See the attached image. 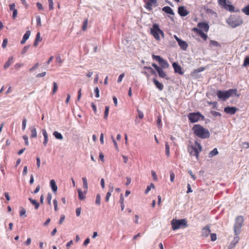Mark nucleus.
<instances>
[{"label":"nucleus","instance_id":"obj_12","mask_svg":"<svg viewBox=\"0 0 249 249\" xmlns=\"http://www.w3.org/2000/svg\"><path fill=\"white\" fill-rule=\"evenodd\" d=\"M197 27L199 28V29L206 33L208 32L210 28L209 24L205 22H198L197 23Z\"/></svg>","mask_w":249,"mask_h":249},{"label":"nucleus","instance_id":"obj_55","mask_svg":"<svg viewBox=\"0 0 249 249\" xmlns=\"http://www.w3.org/2000/svg\"><path fill=\"white\" fill-rule=\"evenodd\" d=\"M124 76V73H123L122 74H121L119 77H118V80H117V82L118 83H120L122 82V79L123 78V77Z\"/></svg>","mask_w":249,"mask_h":249},{"label":"nucleus","instance_id":"obj_48","mask_svg":"<svg viewBox=\"0 0 249 249\" xmlns=\"http://www.w3.org/2000/svg\"><path fill=\"white\" fill-rule=\"evenodd\" d=\"M26 118H24L23 119V121H22V129L23 130H24L25 129V128H26Z\"/></svg>","mask_w":249,"mask_h":249},{"label":"nucleus","instance_id":"obj_18","mask_svg":"<svg viewBox=\"0 0 249 249\" xmlns=\"http://www.w3.org/2000/svg\"><path fill=\"white\" fill-rule=\"evenodd\" d=\"M239 238L238 236L235 237L229 246V249H233L234 248L236 244L238 242Z\"/></svg>","mask_w":249,"mask_h":249},{"label":"nucleus","instance_id":"obj_22","mask_svg":"<svg viewBox=\"0 0 249 249\" xmlns=\"http://www.w3.org/2000/svg\"><path fill=\"white\" fill-rule=\"evenodd\" d=\"M31 33L30 31H27L24 35L22 39L20 41L21 44H24L26 40L29 38L30 36Z\"/></svg>","mask_w":249,"mask_h":249},{"label":"nucleus","instance_id":"obj_26","mask_svg":"<svg viewBox=\"0 0 249 249\" xmlns=\"http://www.w3.org/2000/svg\"><path fill=\"white\" fill-rule=\"evenodd\" d=\"M162 10L165 12L166 13L174 15V12L172 8L169 6H165L162 8Z\"/></svg>","mask_w":249,"mask_h":249},{"label":"nucleus","instance_id":"obj_5","mask_svg":"<svg viewBox=\"0 0 249 249\" xmlns=\"http://www.w3.org/2000/svg\"><path fill=\"white\" fill-rule=\"evenodd\" d=\"M171 224L173 230L175 231L180 228H184L188 226L187 220L185 219L177 220L173 219Z\"/></svg>","mask_w":249,"mask_h":249},{"label":"nucleus","instance_id":"obj_6","mask_svg":"<svg viewBox=\"0 0 249 249\" xmlns=\"http://www.w3.org/2000/svg\"><path fill=\"white\" fill-rule=\"evenodd\" d=\"M150 34L157 40H160V35L163 37H164L163 32L160 28L159 26L157 24H154L152 27L150 29Z\"/></svg>","mask_w":249,"mask_h":249},{"label":"nucleus","instance_id":"obj_4","mask_svg":"<svg viewBox=\"0 0 249 249\" xmlns=\"http://www.w3.org/2000/svg\"><path fill=\"white\" fill-rule=\"evenodd\" d=\"M237 92V89H230L226 91H221L219 90L217 91L216 94L219 99L223 101H226L232 95H236Z\"/></svg>","mask_w":249,"mask_h":249},{"label":"nucleus","instance_id":"obj_7","mask_svg":"<svg viewBox=\"0 0 249 249\" xmlns=\"http://www.w3.org/2000/svg\"><path fill=\"white\" fill-rule=\"evenodd\" d=\"M188 118L190 123H195L199 121H203L205 117L200 112H196L189 113Z\"/></svg>","mask_w":249,"mask_h":249},{"label":"nucleus","instance_id":"obj_63","mask_svg":"<svg viewBox=\"0 0 249 249\" xmlns=\"http://www.w3.org/2000/svg\"><path fill=\"white\" fill-rule=\"evenodd\" d=\"M212 115L214 116V117H216V116H221V114L218 112H217V111H212Z\"/></svg>","mask_w":249,"mask_h":249},{"label":"nucleus","instance_id":"obj_57","mask_svg":"<svg viewBox=\"0 0 249 249\" xmlns=\"http://www.w3.org/2000/svg\"><path fill=\"white\" fill-rule=\"evenodd\" d=\"M112 192H108L106 195V201L107 202H108V200H109V197H110L111 195V193Z\"/></svg>","mask_w":249,"mask_h":249},{"label":"nucleus","instance_id":"obj_1","mask_svg":"<svg viewBox=\"0 0 249 249\" xmlns=\"http://www.w3.org/2000/svg\"><path fill=\"white\" fill-rule=\"evenodd\" d=\"M194 135L202 139H208L210 137L209 130L199 124H194L192 128Z\"/></svg>","mask_w":249,"mask_h":249},{"label":"nucleus","instance_id":"obj_32","mask_svg":"<svg viewBox=\"0 0 249 249\" xmlns=\"http://www.w3.org/2000/svg\"><path fill=\"white\" fill-rule=\"evenodd\" d=\"M82 179L83 183V188L86 191H87L88 189V185L87 178L85 177H83Z\"/></svg>","mask_w":249,"mask_h":249},{"label":"nucleus","instance_id":"obj_30","mask_svg":"<svg viewBox=\"0 0 249 249\" xmlns=\"http://www.w3.org/2000/svg\"><path fill=\"white\" fill-rule=\"evenodd\" d=\"M223 8L227 10L230 12H233L234 9V7L232 5L226 4Z\"/></svg>","mask_w":249,"mask_h":249},{"label":"nucleus","instance_id":"obj_35","mask_svg":"<svg viewBox=\"0 0 249 249\" xmlns=\"http://www.w3.org/2000/svg\"><path fill=\"white\" fill-rule=\"evenodd\" d=\"M88 19L85 18L84 19V21L83 22V25H82V30L83 31H85L87 30V27H88Z\"/></svg>","mask_w":249,"mask_h":249},{"label":"nucleus","instance_id":"obj_9","mask_svg":"<svg viewBox=\"0 0 249 249\" xmlns=\"http://www.w3.org/2000/svg\"><path fill=\"white\" fill-rule=\"evenodd\" d=\"M244 222L243 217L239 216L236 218L235 224L234 225V231L236 232L237 230H239L242 227Z\"/></svg>","mask_w":249,"mask_h":249},{"label":"nucleus","instance_id":"obj_49","mask_svg":"<svg viewBox=\"0 0 249 249\" xmlns=\"http://www.w3.org/2000/svg\"><path fill=\"white\" fill-rule=\"evenodd\" d=\"M22 138H23V140H24L25 144L26 146H28L29 145V142H28V137L26 135H24V136H23Z\"/></svg>","mask_w":249,"mask_h":249},{"label":"nucleus","instance_id":"obj_34","mask_svg":"<svg viewBox=\"0 0 249 249\" xmlns=\"http://www.w3.org/2000/svg\"><path fill=\"white\" fill-rule=\"evenodd\" d=\"M218 153L217 148H214L212 151H211L209 153V157H212L216 155Z\"/></svg>","mask_w":249,"mask_h":249},{"label":"nucleus","instance_id":"obj_60","mask_svg":"<svg viewBox=\"0 0 249 249\" xmlns=\"http://www.w3.org/2000/svg\"><path fill=\"white\" fill-rule=\"evenodd\" d=\"M36 6L39 10H42L43 9L42 4L39 2L36 3Z\"/></svg>","mask_w":249,"mask_h":249},{"label":"nucleus","instance_id":"obj_25","mask_svg":"<svg viewBox=\"0 0 249 249\" xmlns=\"http://www.w3.org/2000/svg\"><path fill=\"white\" fill-rule=\"evenodd\" d=\"M157 71L158 72L159 75L160 77L165 78L167 79V78H166V76H167L166 74L163 71V70H162V69L161 68H159Z\"/></svg>","mask_w":249,"mask_h":249},{"label":"nucleus","instance_id":"obj_62","mask_svg":"<svg viewBox=\"0 0 249 249\" xmlns=\"http://www.w3.org/2000/svg\"><path fill=\"white\" fill-rule=\"evenodd\" d=\"M36 20L37 25L38 26H41V18H40V17L37 16L36 17Z\"/></svg>","mask_w":249,"mask_h":249},{"label":"nucleus","instance_id":"obj_51","mask_svg":"<svg viewBox=\"0 0 249 249\" xmlns=\"http://www.w3.org/2000/svg\"><path fill=\"white\" fill-rule=\"evenodd\" d=\"M210 235L211 241H214L216 240L217 237L216 234L215 233H211Z\"/></svg>","mask_w":249,"mask_h":249},{"label":"nucleus","instance_id":"obj_53","mask_svg":"<svg viewBox=\"0 0 249 249\" xmlns=\"http://www.w3.org/2000/svg\"><path fill=\"white\" fill-rule=\"evenodd\" d=\"M8 43V40L7 38H4L3 40L2 44V47L3 48H5Z\"/></svg>","mask_w":249,"mask_h":249},{"label":"nucleus","instance_id":"obj_19","mask_svg":"<svg viewBox=\"0 0 249 249\" xmlns=\"http://www.w3.org/2000/svg\"><path fill=\"white\" fill-rule=\"evenodd\" d=\"M42 134H43V135L44 136V141L43 142V144L44 146H46V145L47 144V143L48 142V133H47L46 130L45 129H43L42 130Z\"/></svg>","mask_w":249,"mask_h":249},{"label":"nucleus","instance_id":"obj_14","mask_svg":"<svg viewBox=\"0 0 249 249\" xmlns=\"http://www.w3.org/2000/svg\"><path fill=\"white\" fill-rule=\"evenodd\" d=\"M211 230L210 226H206L202 229L201 236L204 238L207 237L210 234Z\"/></svg>","mask_w":249,"mask_h":249},{"label":"nucleus","instance_id":"obj_27","mask_svg":"<svg viewBox=\"0 0 249 249\" xmlns=\"http://www.w3.org/2000/svg\"><path fill=\"white\" fill-rule=\"evenodd\" d=\"M29 200L30 202L35 206V209L37 210L39 207V203L36 200L32 199V198H29Z\"/></svg>","mask_w":249,"mask_h":249},{"label":"nucleus","instance_id":"obj_54","mask_svg":"<svg viewBox=\"0 0 249 249\" xmlns=\"http://www.w3.org/2000/svg\"><path fill=\"white\" fill-rule=\"evenodd\" d=\"M56 62L59 64H61L63 63V60L61 59V57L60 55H58L56 57Z\"/></svg>","mask_w":249,"mask_h":249},{"label":"nucleus","instance_id":"obj_41","mask_svg":"<svg viewBox=\"0 0 249 249\" xmlns=\"http://www.w3.org/2000/svg\"><path fill=\"white\" fill-rule=\"evenodd\" d=\"M95 203L98 205L101 204V197L99 194H97L96 196Z\"/></svg>","mask_w":249,"mask_h":249},{"label":"nucleus","instance_id":"obj_11","mask_svg":"<svg viewBox=\"0 0 249 249\" xmlns=\"http://www.w3.org/2000/svg\"><path fill=\"white\" fill-rule=\"evenodd\" d=\"M157 0H147L145 2V8L149 11L152 10L153 7H156L157 5Z\"/></svg>","mask_w":249,"mask_h":249},{"label":"nucleus","instance_id":"obj_8","mask_svg":"<svg viewBox=\"0 0 249 249\" xmlns=\"http://www.w3.org/2000/svg\"><path fill=\"white\" fill-rule=\"evenodd\" d=\"M152 56L153 59L159 63V64L161 66L162 68H168L169 67V65L168 62L160 56L153 54Z\"/></svg>","mask_w":249,"mask_h":249},{"label":"nucleus","instance_id":"obj_38","mask_svg":"<svg viewBox=\"0 0 249 249\" xmlns=\"http://www.w3.org/2000/svg\"><path fill=\"white\" fill-rule=\"evenodd\" d=\"M53 89L52 90V94H55V93L56 92V91L57 90L58 87H57V83L55 82H54L53 83Z\"/></svg>","mask_w":249,"mask_h":249},{"label":"nucleus","instance_id":"obj_43","mask_svg":"<svg viewBox=\"0 0 249 249\" xmlns=\"http://www.w3.org/2000/svg\"><path fill=\"white\" fill-rule=\"evenodd\" d=\"M248 65H249V56H247L244 59L243 66L246 67Z\"/></svg>","mask_w":249,"mask_h":249},{"label":"nucleus","instance_id":"obj_2","mask_svg":"<svg viewBox=\"0 0 249 249\" xmlns=\"http://www.w3.org/2000/svg\"><path fill=\"white\" fill-rule=\"evenodd\" d=\"M227 23L232 28H235L242 25L243 20L239 16L231 15L227 19Z\"/></svg>","mask_w":249,"mask_h":249},{"label":"nucleus","instance_id":"obj_20","mask_svg":"<svg viewBox=\"0 0 249 249\" xmlns=\"http://www.w3.org/2000/svg\"><path fill=\"white\" fill-rule=\"evenodd\" d=\"M87 191L85 190L82 192L80 189H78V198L80 200H84L86 198L85 195H86Z\"/></svg>","mask_w":249,"mask_h":249},{"label":"nucleus","instance_id":"obj_33","mask_svg":"<svg viewBox=\"0 0 249 249\" xmlns=\"http://www.w3.org/2000/svg\"><path fill=\"white\" fill-rule=\"evenodd\" d=\"M242 11L246 15L249 16V4L245 6L242 9Z\"/></svg>","mask_w":249,"mask_h":249},{"label":"nucleus","instance_id":"obj_28","mask_svg":"<svg viewBox=\"0 0 249 249\" xmlns=\"http://www.w3.org/2000/svg\"><path fill=\"white\" fill-rule=\"evenodd\" d=\"M50 185L52 188V190L53 192H56L57 190V186L56 185L55 181L53 179H52L50 181Z\"/></svg>","mask_w":249,"mask_h":249},{"label":"nucleus","instance_id":"obj_42","mask_svg":"<svg viewBox=\"0 0 249 249\" xmlns=\"http://www.w3.org/2000/svg\"><path fill=\"white\" fill-rule=\"evenodd\" d=\"M52 195L51 193H48L47 194V200L48 201V203L49 205H51V200H52Z\"/></svg>","mask_w":249,"mask_h":249},{"label":"nucleus","instance_id":"obj_24","mask_svg":"<svg viewBox=\"0 0 249 249\" xmlns=\"http://www.w3.org/2000/svg\"><path fill=\"white\" fill-rule=\"evenodd\" d=\"M13 57H9L8 60L6 61L4 65V69H6L13 63Z\"/></svg>","mask_w":249,"mask_h":249},{"label":"nucleus","instance_id":"obj_59","mask_svg":"<svg viewBox=\"0 0 249 249\" xmlns=\"http://www.w3.org/2000/svg\"><path fill=\"white\" fill-rule=\"evenodd\" d=\"M29 48V46H24L23 49H22V52H21V54H24L27 51V50H28Z\"/></svg>","mask_w":249,"mask_h":249},{"label":"nucleus","instance_id":"obj_52","mask_svg":"<svg viewBox=\"0 0 249 249\" xmlns=\"http://www.w3.org/2000/svg\"><path fill=\"white\" fill-rule=\"evenodd\" d=\"M38 65H39V63H37L33 67H32L31 68H30L29 70V71L30 72L33 71H34L35 70H36V69L37 68V67H38Z\"/></svg>","mask_w":249,"mask_h":249},{"label":"nucleus","instance_id":"obj_61","mask_svg":"<svg viewBox=\"0 0 249 249\" xmlns=\"http://www.w3.org/2000/svg\"><path fill=\"white\" fill-rule=\"evenodd\" d=\"M9 9H10V11H14L15 10H16V9H15V3H12L11 4L9 5Z\"/></svg>","mask_w":249,"mask_h":249},{"label":"nucleus","instance_id":"obj_15","mask_svg":"<svg viewBox=\"0 0 249 249\" xmlns=\"http://www.w3.org/2000/svg\"><path fill=\"white\" fill-rule=\"evenodd\" d=\"M238 109L235 107H227L224 108V111L228 114L233 115L235 113Z\"/></svg>","mask_w":249,"mask_h":249},{"label":"nucleus","instance_id":"obj_23","mask_svg":"<svg viewBox=\"0 0 249 249\" xmlns=\"http://www.w3.org/2000/svg\"><path fill=\"white\" fill-rule=\"evenodd\" d=\"M31 131V138H36L37 137V131L36 127L34 126L30 128Z\"/></svg>","mask_w":249,"mask_h":249},{"label":"nucleus","instance_id":"obj_17","mask_svg":"<svg viewBox=\"0 0 249 249\" xmlns=\"http://www.w3.org/2000/svg\"><path fill=\"white\" fill-rule=\"evenodd\" d=\"M172 66L176 73H178L181 75L183 74V72L181 70V67L178 65V63L174 62L173 63Z\"/></svg>","mask_w":249,"mask_h":249},{"label":"nucleus","instance_id":"obj_50","mask_svg":"<svg viewBox=\"0 0 249 249\" xmlns=\"http://www.w3.org/2000/svg\"><path fill=\"white\" fill-rule=\"evenodd\" d=\"M26 213V210L23 208H20V210L19 212V215L20 216H23V215H25Z\"/></svg>","mask_w":249,"mask_h":249},{"label":"nucleus","instance_id":"obj_13","mask_svg":"<svg viewBox=\"0 0 249 249\" xmlns=\"http://www.w3.org/2000/svg\"><path fill=\"white\" fill-rule=\"evenodd\" d=\"M178 13L182 17H185L188 15L189 12L185 8L184 6H179L178 8Z\"/></svg>","mask_w":249,"mask_h":249},{"label":"nucleus","instance_id":"obj_21","mask_svg":"<svg viewBox=\"0 0 249 249\" xmlns=\"http://www.w3.org/2000/svg\"><path fill=\"white\" fill-rule=\"evenodd\" d=\"M153 83H154L156 87L160 90H162L164 88L163 85L159 82L157 79L154 78L153 80Z\"/></svg>","mask_w":249,"mask_h":249},{"label":"nucleus","instance_id":"obj_36","mask_svg":"<svg viewBox=\"0 0 249 249\" xmlns=\"http://www.w3.org/2000/svg\"><path fill=\"white\" fill-rule=\"evenodd\" d=\"M143 69L144 70H148L149 72L153 74H155L156 73L155 71H154V70L150 67L144 66Z\"/></svg>","mask_w":249,"mask_h":249},{"label":"nucleus","instance_id":"obj_31","mask_svg":"<svg viewBox=\"0 0 249 249\" xmlns=\"http://www.w3.org/2000/svg\"><path fill=\"white\" fill-rule=\"evenodd\" d=\"M53 135L57 139L62 140L63 138L62 134L57 131H54Z\"/></svg>","mask_w":249,"mask_h":249},{"label":"nucleus","instance_id":"obj_56","mask_svg":"<svg viewBox=\"0 0 249 249\" xmlns=\"http://www.w3.org/2000/svg\"><path fill=\"white\" fill-rule=\"evenodd\" d=\"M94 92L95 93V97L98 98L99 97V89L98 87L95 88Z\"/></svg>","mask_w":249,"mask_h":249},{"label":"nucleus","instance_id":"obj_58","mask_svg":"<svg viewBox=\"0 0 249 249\" xmlns=\"http://www.w3.org/2000/svg\"><path fill=\"white\" fill-rule=\"evenodd\" d=\"M53 205H54V208L55 211H57L58 210L57 208V201L56 199H54L53 201Z\"/></svg>","mask_w":249,"mask_h":249},{"label":"nucleus","instance_id":"obj_29","mask_svg":"<svg viewBox=\"0 0 249 249\" xmlns=\"http://www.w3.org/2000/svg\"><path fill=\"white\" fill-rule=\"evenodd\" d=\"M41 38L40 37V33H38L36 34V39L34 43V46H36V47L38 45V42L41 41Z\"/></svg>","mask_w":249,"mask_h":249},{"label":"nucleus","instance_id":"obj_64","mask_svg":"<svg viewBox=\"0 0 249 249\" xmlns=\"http://www.w3.org/2000/svg\"><path fill=\"white\" fill-rule=\"evenodd\" d=\"M65 216L64 215H61V217H60V219L59 220V224H62V223L63 222L64 219H65Z\"/></svg>","mask_w":249,"mask_h":249},{"label":"nucleus","instance_id":"obj_44","mask_svg":"<svg viewBox=\"0 0 249 249\" xmlns=\"http://www.w3.org/2000/svg\"><path fill=\"white\" fill-rule=\"evenodd\" d=\"M111 139H112V142H113V143H114V146H115V149H116L117 151H118V150H119V148H118V145H117V143L116 141H115V139H114V137H113V136H112L111 137Z\"/></svg>","mask_w":249,"mask_h":249},{"label":"nucleus","instance_id":"obj_40","mask_svg":"<svg viewBox=\"0 0 249 249\" xmlns=\"http://www.w3.org/2000/svg\"><path fill=\"white\" fill-rule=\"evenodd\" d=\"M109 113V107L106 106L105 107V110L104 112V118L107 119V118Z\"/></svg>","mask_w":249,"mask_h":249},{"label":"nucleus","instance_id":"obj_16","mask_svg":"<svg viewBox=\"0 0 249 249\" xmlns=\"http://www.w3.org/2000/svg\"><path fill=\"white\" fill-rule=\"evenodd\" d=\"M193 30L197 34H198L204 40H206L207 38H208V36L207 35L205 34L203 31H202L200 29H199L198 28H194L193 29Z\"/></svg>","mask_w":249,"mask_h":249},{"label":"nucleus","instance_id":"obj_47","mask_svg":"<svg viewBox=\"0 0 249 249\" xmlns=\"http://www.w3.org/2000/svg\"><path fill=\"white\" fill-rule=\"evenodd\" d=\"M170 180L171 182L174 181V179L175 177V175L173 171H170Z\"/></svg>","mask_w":249,"mask_h":249},{"label":"nucleus","instance_id":"obj_39","mask_svg":"<svg viewBox=\"0 0 249 249\" xmlns=\"http://www.w3.org/2000/svg\"><path fill=\"white\" fill-rule=\"evenodd\" d=\"M210 45H212L213 46H215V47H220V45L217 41H214V40H211L210 42Z\"/></svg>","mask_w":249,"mask_h":249},{"label":"nucleus","instance_id":"obj_37","mask_svg":"<svg viewBox=\"0 0 249 249\" xmlns=\"http://www.w3.org/2000/svg\"><path fill=\"white\" fill-rule=\"evenodd\" d=\"M165 152L167 157L170 155V146L168 142L165 143Z\"/></svg>","mask_w":249,"mask_h":249},{"label":"nucleus","instance_id":"obj_10","mask_svg":"<svg viewBox=\"0 0 249 249\" xmlns=\"http://www.w3.org/2000/svg\"><path fill=\"white\" fill-rule=\"evenodd\" d=\"M174 37L175 38L176 41L178 42L179 46H180V48L182 49L183 50H186L188 45L187 43V42L185 41H183L181 40V39L179 38L177 35H174Z\"/></svg>","mask_w":249,"mask_h":249},{"label":"nucleus","instance_id":"obj_3","mask_svg":"<svg viewBox=\"0 0 249 249\" xmlns=\"http://www.w3.org/2000/svg\"><path fill=\"white\" fill-rule=\"evenodd\" d=\"M195 146L191 145L188 147V151L191 156H196L199 159V153L202 151V147L201 144L197 142H195Z\"/></svg>","mask_w":249,"mask_h":249},{"label":"nucleus","instance_id":"obj_45","mask_svg":"<svg viewBox=\"0 0 249 249\" xmlns=\"http://www.w3.org/2000/svg\"><path fill=\"white\" fill-rule=\"evenodd\" d=\"M49 9L52 10L53 9V0H48Z\"/></svg>","mask_w":249,"mask_h":249},{"label":"nucleus","instance_id":"obj_46","mask_svg":"<svg viewBox=\"0 0 249 249\" xmlns=\"http://www.w3.org/2000/svg\"><path fill=\"white\" fill-rule=\"evenodd\" d=\"M218 4L223 7L227 4L226 0H218Z\"/></svg>","mask_w":249,"mask_h":249}]
</instances>
